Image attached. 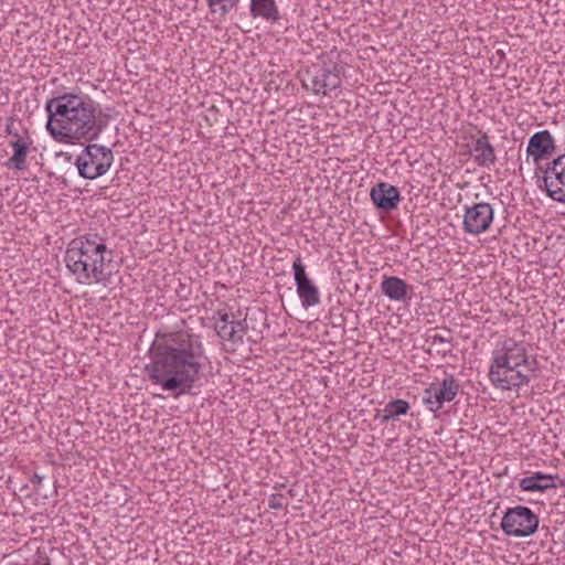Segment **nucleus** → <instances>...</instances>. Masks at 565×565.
<instances>
[{
  "instance_id": "obj_11",
  "label": "nucleus",
  "mask_w": 565,
  "mask_h": 565,
  "mask_svg": "<svg viewBox=\"0 0 565 565\" xmlns=\"http://www.w3.org/2000/svg\"><path fill=\"white\" fill-rule=\"evenodd\" d=\"M294 279L296 290L303 308H310L320 303L318 287L308 278L301 256L298 255L292 262Z\"/></svg>"
},
{
  "instance_id": "obj_16",
  "label": "nucleus",
  "mask_w": 565,
  "mask_h": 565,
  "mask_svg": "<svg viewBox=\"0 0 565 565\" xmlns=\"http://www.w3.org/2000/svg\"><path fill=\"white\" fill-rule=\"evenodd\" d=\"M473 162L481 168L490 169L497 162V156L493 146L489 142L487 132L475 139L469 150Z\"/></svg>"
},
{
  "instance_id": "obj_19",
  "label": "nucleus",
  "mask_w": 565,
  "mask_h": 565,
  "mask_svg": "<svg viewBox=\"0 0 565 565\" xmlns=\"http://www.w3.org/2000/svg\"><path fill=\"white\" fill-rule=\"evenodd\" d=\"M249 14L253 19H262L269 23L280 20V12L276 0H250Z\"/></svg>"
},
{
  "instance_id": "obj_15",
  "label": "nucleus",
  "mask_w": 565,
  "mask_h": 565,
  "mask_svg": "<svg viewBox=\"0 0 565 565\" xmlns=\"http://www.w3.org/2000/svg\"><path fill=\"white\" fill-rule=\"evenodd\" d=\"M370 199L379 210L388 212L397 207L402 198L396 186L380 182L371 189Z\"/></svg>"
},
{
  "instance_id": "obj_23",
  "label": "nucleus",
  "mask_w": 565,
  "mask_h": 565,
  "mask_svg": "<svg viewBox=\"0 0 565 565\" xmlns=\"http://www.w3.org/2000/svg\"><path fill=\"white\" fill-rule=\"evenodd\" d=\"M285 497L281 493H273L268 498V507L273 510H281L285 508Z\"/></svg>"
},
{
  "instance_id": "obj_22",
  "label": "nucleus",
  "mask_w": 565,
  "mask_h": 565,
  "mask_svg": "<svg viewBox=\"0 0 565 565\" xmlns=\"http://www.w3.org/2000/svg\"><path fill=\"white\" fill-rule=\"evenodd\" d=\"M241 0H206L210 13L224 20L228 12L237 7Z\"/></svg>"
},
{
  "instance_id": "obj_10",
  "label": "nucleus",
  "mask_w": 565,
  "mask_h": 565,
  "mask_svg": "<svg viewBox=\"0 0 565 565\" xmlns=\"http://www.w3.org/2000/svg\"><path fill=\"white\" fill-rule=\"evenodd\" d=\"M6 131L11 136L9 146L12 149V156L4 164L11 170L23 171L28 167L26 158L33 145V140L28 131L20 134L18 130H13L10 125L7 126Z\"/></svg>"
},
{
  "instance_id": "obj_4",
  "label": "nucleus",
  "mask_w": 565,
  "mask_h": 565,
  "mask_svg": "<svg viewBox=\"0 0 565 565\" xmlns=\"http://www.w3.org/2000/svg\"><path fill=\"white\" fill-rule=\"evenodd\" d=\"M535 361H531L523 341L507 338L491 351L488 379L500 391L519 390L535 377Z\"/></svg>"
},
{
  "instance_id": "obj_2",
  "label": "nucleus",
  "mask_w": 565,
  "mask_h": 565,
  "mask_svg": "<svg viewBox=\"0 0 565 565\" xmlns=\"http://www.w3.org/2000/svg\"><path fill=\"white\" fill-rule=\"evenodd\" d=\"M45 128L54 141L75 146L99 137L105 124L99 104L82 92H67L45 102Z\"/></svg>"
},
{
  "instance_id": "obj_9",
  "label": "nucleus",
  "mask_w": 565,
  "mask_h": 565,
  "mask_svg": "<svg viewBox=\"0 0 565 565\" xmlns=\"http://www.w3.org/2000/svg\"><path fill=\"white\" fill-rule=\"evenodd\" d=\"M494 220V209L488 202L463 206L462 230L466 234L478 236L488 232Z\"/></svg>"
},
{
  "instance_id": "obj_24",
  "label": "nucleus",
  "mask_w": 565,
  "mask_h": 565,
  "mask_svg": "<svg viewBox=\"0 0 565 565\" xmlns=\"http://www.w3.org/2000/svg\"><path fill=\"white\" fill-rule=\"evenodd\" d=\"M43 476H40L38 473H34L32 477H31V483L35 487V488H39L43 481Z\"/></svg>"
},
{
  "instance_id": "obj_20",
  "label": "nucleus",
  "mask_w": 565,
  "mask_h": 565,
  "mask_svg": "<svg viewBox=\"0 0 565 565\" xmlns=\"http://www.w3.org/2000/svg\"><path fill=\"white\" fill-rule=\"evenodd\" d=\"M425 342L429 345L428 352L435 351L436 354L441 358H446L451 354V339L438 333L436 330H430L427 332Z\"/></svg>"
},
{
  "instance_id": "obj_8",
  "label": "nucleus",
  "mask_w": 565,
  "mask_h": 565,
  "mask_svg": "<svg viewBox=\"0 0 565 565\" xmlns=\"http://www.w3.org/2000/svg\"><path fill=\"white\" fill-rule=\"evenodd\" d=\"M539 516L527 507L509 508L501 520L504 534L513 537H527L539 527Z\"/></svg>"
},
{
  "instance_id": "obj_3",
  "label": "nucleus",
  "mask_w": 565,
  "mask_h": 565,
  "mask_svg": "<svg viewBox=\"0 0 565 565\" xmlns=\"http://www.w3.org/2000/svg\"><path fill=\"white\" fill-rule=\"evenodd\" d=\"M65 264L79 285L109 287L113 281V252L98 235H83L72 239L65 252Z\"/></svg>"
},
{
  "instance_id": "obj_7",
  "label": "nucleus",
  "mask_w": 565,
  "mask_h": 565,
  "mask_svg": "<svg viewBox=\"0 0 565 565\" xmlns=\"http://www.w3.org/2000/svg\"><path fill=\"white\" fill-rule=\"evenodd\" d=\"M460 391L459 381L451 373L444 372L441 379L436 377L424 390L423 404L430 413H438L445 403L452 402Z\"/></svg>"
},
{
  "instance_id": "obj_17",
  "label": "nucleus",
  "mask_w": 565,
  "mask_h": 565,
  "mask_svg": "<svg viewBox=\"0 0 565 565\" xmlns=\"http://www.w3.org/2000/svg\"><path fill=\"white\" fill-rule=\"evenodd\" d=\"M554 148V139L550 131L541 130L530 137L526 146V153L537 162L550 156Z\"/></svg>"
},
{
  "instance_id": "obj_14",
  "label": "nucleus",
  "mask_w": 565,
  "mask_h": 565,
  "mask_svg": "<svg viewBox=\"0 0 565 565\" xmlns=\"http://www.w3.org/2000/svg\"><path fill=\"white\" fill-rule=\"evenodd\" d=\"M543 183L548 198L555 202L565 203V173L554 160L544 171Z\"/></svg>"
},
{
  "instance_id": "obj_6",
  "label": "nucleus",
  "mask_w": 565,
  "mask_h": 565,
  "mask_svg": "<svg viewBox=\"0 0 565 565\" xmlns=\"http://www.w3.org/2000/svg\"><path fill=\"white\" fill-rule=\"evenodd\" d=\"M342 66L337 63H317L309 67L302 78L307 90L316 95H329L341 86Z\"/></svg>"
},
{
  "instance_id": "obj_18",
  "label": "nucleus",
  "mask_w": 565,
  "mask_h": 565,
  "mask_svg": "<svg viewBox=\"0 0 565 565\" xmlns=\"http://www.w3.org/2000/svg\"><path fill=\"white\" fill-rule=\"evenodd\" d=\"M381 291L390 300L404 302L408 299L413 288L402 278L396 276H385L381 282Z\"/></svg>"
},
{
  "instance_id": "obj_1",
  "label": "nucleus",
  "mask_w": 565,
  "mask_h": 565,
  "mask_svg": "<svg viewBox=\"0 0 565 565\" xmlns=\"http://www.w3.org/2000/svg\"><path fill=\"white\" fill-rule=\"evenodd\" d=\"M207 363L199 334L185 330L158 332L147 370L154 384L179 397L201 383Z\"/></svg>"
},
{
  "instance_id": "obj_5",
  "label": "nucleus",
  "mask_w": 565,
  "mask_h": 565,
  "mask_svg": "<svg viewBox=\"0 0 565 565\" xmlns=\"http://www.w3.org/2000/svg\"><path fill=\"white\" fill-rule=\"evenodd\" d=\"M113 162L114 154L110 148L88 143L77 156L75 166L82 178L94 180L107 173Z\"/></svg>"
},
{
  "instance_id": "obj_12",
  "label": "nucleus",
  "mask_w": 565,
  "mask_h": 565,
  "mask_svg": "<svg viewBox=\"0 0 565 565\" xmlns=\"http://www.w3.org/2000/svg\"><path fill=\"white\" fill-rule=\"evenodd\" d=\"M214 330L220 339L232 344H242L247 331V324L244 320H236L223 310H217L214 315Z\"/></svg>"
},
{
  "instance_id": "obj_13",
  "label": "nucleus",
  "mask_w": 565,
  "mask_h": 565,
  "mask_svg": "<svg viewBox=\"0 0 565 565\" xmlns=\"http://www.w3.org/2000/svg\"><path fill=\"white\" fill-rule=\"evenodd\" d=\"M563 486V480L558 475L534 471L530 476L523 477L519 481V488L524 492H546Z\"/></svg>"
},
{
  "instance_id": "obj_21",
  "label": "nucleus",
  "mask_w": 565,
  "mask_h": 565,
  "mask_svg": "<svg viewBox=\"0 0 565 565\" xmlns=\"http://www.w3.org/2000/svg\"><path fill=\"white\" fill-rule=\"evenodd\" d=\"M408 411V402L404 399H393L384 406L382 415L379 416L383 423H387L395 417L407 414Z\"/></svg>"
}]
</instances>
